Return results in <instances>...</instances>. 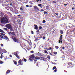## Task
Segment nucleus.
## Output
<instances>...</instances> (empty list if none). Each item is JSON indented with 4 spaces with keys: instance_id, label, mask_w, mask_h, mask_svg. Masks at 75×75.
<instances>
[{
    "instance_id": "39448f33",
    "label": "nucleus",
    "mask_w": 75,
    "mask_h": 75,
    "mask_svg": "<svg viewBox=\"0 0 75 75\" xmlns=\"http://www.w3.org/2000/svg\"><path fill=\"white\" fill-rule=\"evenodd\" d=\"M34 9L35 11H39V9H38V7H37V6H34Z\"/></svg>"
},
{
    "instance_id": "8fccbe9b",
    "label": "nucleus",
    "mask_w": 75,
    "mask_h": 75,
    "mask_svg": "<svg viewBox=\"0 0 75 75\" xmlns=\"http://www.w3.org/2000/svg\"><path fill=\"white\" fill-rule=\"evenodd\" d=\"M0 37H1V38H3V36H2L1 35H0Z\"/></svg>"
},
{
    "instance_id": "a19ab883",
    "label": "nucleus",
    "mask_w": 75,
    "mask_h": 75,
    "mask_svg": "<svg viewBox=\"0 0 75 75\" xmlns=\"http://www.w3.org/2000/svg\"><path fill=\"white\" fill-rule=\"evenodd\" d=\"M3 61H0V64H3Z\"/></svg>"
},
{
    "instance_id": "9d476101",
    "label": "nucleus",
    "mask_w": 75,
    "mask_h": 75,
    "mask_svg": "<svg viewBox=\"0 0 75 75\" xmlns=\"http://www.w3.org/2000/svg\"><path fill=\"white\" fill-rule=\"evenodd\" d=\"M72 64V63L69 62L68 63L67 65H69L70 67H71Z\"/></svg>"
},
{
    "instance_id": "6e6552de",
    "label": "nucleus",
    "mask_w": 75,
    "mask_h": 75,
    "mask_svg": "<svg viewBox=\"0 0 75 75\" xmlns=\"http://www.w3.org/2000/svg\"><path fill=\"white\" fill-rule=\"evenodd\" d=\"M34 26L35 27L34 28V29L35 30H38V27H37V25L35 24L34 25Z\"/></svg>"
},
{
    "instance_id": "f257e3e1",
    "label": "nucleus",
    "mask_w": 75,
    "mask_h": 75,
    "mask_svg": "<svg viewBox=\"0 0 75 75\" xmlns=\"http://www.w3.org/2000/svg\"><path fill=\"white\" fill-rule=\"evenodd\" d=\"M6 27L8 29H10V31H14V29L11 26V24H7L6 25Z\"/></svg>"
},
{
    "instance_id": "49530a36",
    "label": "nucleus",
    "mask_w": 75,
    "mask_h": 75,
    "mask_svg": "<svg viewBox=\"0 0 75 75\" xmlns=\"http://www.w3.org/2000/svg\"><path fill=\"white\" fill-rule=\"evenodd\" d=\"M49 53L50 54V55H51L52 56V54L51 53V52H49Z\"/></svg>"
},
{
    "instance_id": "79ce46f5",
    "label": "nucleus",
    "mask_w": 75,
    "mask_h": 75,
    "mask_svg": "<svg viewBox=\"0 0 75 75\" xmlns=\"http://www.w3.org/2000/svg\"><path fill=\"white\" fill-rule=\"evenodd\" d=\"M55 47L56 49H58V48H59V47L58 46H55Z\"/></svg>"
},
{
    "instance_id": "dca6fc26",
    "label": "nucleus",
    "mask_w": 75,
    "mask_h": 75,
    "mask_svg": "<svg viewBox=\"0 0 75 75\" xmlns=\"http://www.w3.org/2000/svg\"><path fill=\"white\" fill-rule=\"evenodd\" d=\"M8 38V37H7V36H5L4 37L3 39H6V40H7Z\"/></svg>"
},
{
    "instance_id": "f3484780",
    "label": "nucleus",
    "mask_w": 75,
    "mask_h": 75,
    "mask_svg": "<svg viewBox=\"0 0 75 75\" xmlns=\"http://www.w3.org/2000/svg\"><path fill=\"white\" fill-rule=\"evenodd\" d=\"M10 72V70H8L6 72V74H9V73Z\"/></svg>"
},
{
    "instance_id": "b1692460",
    "label": "nucleus",
    "mask_w": 75,
    "mask_h": 75,
    "mask_svg": "<svg viewBox=\"0 0 75 75\" xmlns=\"http://www.w3.org/2000/svg\"><path fill=\"white\" fill-rule=\"evenodd\" d=\"M46 7L47 10H50V7L48 6H46Z\"/></svg>"
},
{
    "instance_id": "680f3d73",
    "label": "nucleus",
    "mask_w": 75,
    "mask_h": 75,
    "mask_svg": "<svg viewBox=\"0 0 75 75\" xmlns=\"http://www.w3.org/2000/svg\"><path fill=\"white\" fill-rule=\"evenodd\" d=\"M67 5H68V4H64V6H67Z\"/></svg>"
},
{
    "instance_id": "393cba45",
    "label": "nucleus",
    "mask_w": 75,
    "mask_h": 75,
    "mask_svg": "<svg viewBox=\"0 0 75 75\" xmlns=\"http://www.w3.org/2000/svg\"><path fill=\"white\" fill-rule=\"evenodd\" d=\"M75 64L72 63V64H71V67H75Z\"/></svg>"
},
{
    "instance_id": "c756f323",
    "label": "nucleus",
    "mask_w": 75,
    "mask_h": 75,
    "mask_svg": "<svg viewBox=\"0 0 75 75\" xmlns=\"http://www.w3.org/2000/svg\"><path fill=\"white\" fill-rule=\"evenodd\" d=\"M0 34L1 35H3V36H4V35H5V34L2 33H0Z\"/></svg>"
},
{
    "instance_id": "20e7f679",
    "label": "nucleus",
    "mask_w": 75,
    "mask_h": 75,
    "mask_svg": "<svg viewBox=\"0 0 75 75\" xmlns=\"http://www.w3.org/2000/svg\"><path fill=\"white\" fill-rule=\"evenodd\" d=\"M12 39L13 40V41L15 42H18V39L16 38V37H14V38H13Z\"/></svg>"
},
{
    "instance_id": "7c9ffc66",
    "label": "nucleus",
    "mask_w": 75,
    "mask_h": 75,
    "mask_svg": "<svg viewBox=\"0 0 75 75\" xmlns=\"http://www.w3.org/2000/svg\"><path fill=\"white\" fill-rule=\"evenodd\" d=\"M56 0H54V1H53V3H54L55 4H56V3H57V2L55 1Z\"/></svg>"
},
{
    "instance_id": "5701e85b",
    "label": "nucleus",
    "mask_w": 75,
    "mask_h": 75,
    "mask_svg": "<svg viewBox=\"0 0 75 75\" xmlns=\"http://www.w3.org/2000/svg\"><path fill=\"white\" fill-rule=\"evenodd\" d=\"M60 34H63V33H64V32L62 30H60Z\"/></svg>"
},
{
    "instance_id": "a18cd8bd",
    "label": "nucleus",
    "mask_w": 75,
    "mask_h": 75,
    "mask_svg": "<svg viewBox=\"0 0 75 75\" xmlns=\"http://www.w3.org/2000/svg\"><path fill=\"white\" fill-rule=\"evenodd\" d=\"M54 54H55V55H56L57 54V52H54Z\"/></svg>"
},
{
    "instance_id": "1a4fd4ad",
    "label": "nucleus",
    "mask_w": 75,
    "mask_h": 75,
    "mask_svg": "<svg viewBox=\"0 0 75 75\" xmlns=\"http://www.w3.org/2000/svg\"><path fill=\"white\" fill-rule=\"evenodd\" d=\"M40 59L41 60H43V61H45V57H41Z\"/></svg>"
},
{
    "instance_id": "e433bc0d",
    "label": "nucleus",
    "mask_w": 75,
    "mask_h": 75,
    "mask_svg": "<svg viewBox=\"0 0 75 75\" xmlns=\"http://www.w3.org/2000/svg\"><path fill=\"white\" fill-rule=\"evenodd\" d=\"M39 30H41V29H42V27L41 26H39Z\"/></svg>"
},
{
    "instance_id": "de8ad7c7",
    "label": "nucleus",
    "mask_w": 75,
    "mask_h": 75,
    "mask_svg": "<svg viewBox=\"0 0 75 75\" xmlns=\"http://www.w3.org/2000/svg\"><path fill=\"white\" fill-rule=\"evenodd\" d=\"M24 62H26L27 61V59H24Z\"/></svg>"
},
{
    "instance_id": "37998d69",
    "label": "nucleus",
    "mask_w": 75,
    "mask_h": 75,
    "mask_svg": "<svg viewBox=\"0 0 75 75\" xmlns=\"http://www.w3.org/2000/svg\"><path fill=\"white\" fill-rule=\"evenodd\" d=\"M31 34H34V31H31Z\"/></svg>"
},
{
    "instance_id": "6e6d98bb",
    "label": "nucleus",
    "mask_w": 75,
    "mask_h": 75,
    "mask_svg": "<svg viewBox=\"0 0 75 75\" xmlns=\"http://www.w3.org/2000/svg\"><path fill=\"white\" fill-rule=\"evenodd\" d=\"M44 11V10L43 9H41L40 10V11Z\"/></svg>"
},
{
    "instance_id": "bf43d9fd",
    "label": "nucleus",
    "mask_w": 75,
    "mask_h": 75,
    "mask_svg": "<svg viewBox=\"0 0 75 75\" xmlns=\"http://www.w3.org/2000/svg\"><path fill=\"white\" fill-rule=\"evenodd\" d=\"M29 3H30V4H33V3H32L31 1H30Z\"/></svg>"
},
{
    "instance_id": "0e129e2a",
    "label": "nucleus",
    "mask_w": 75,
    "mask_h": 75,
    "mask_svg": "<svg viewBox=\"0 0 75 75\" xmlns=\"http://www.w3.org/2000/svg\"><path fill=\"white\" fill-rule=\"evenodd\" d=\"M52 34H53L54 33V32L53 31H52Z\"/></svg>"
},
{
    "instance_id": "4be33fe9",
    "label": "nucleus",
    "mask_w": 75,
    "mask_h": 75,
    "mask_svg": "<svg viewBox=\"0 0 75 75\" xmlns=\"http://www.w3.org/2000/svg\"><path fill=\"white\" fill-rule=\"evenodd\" d=\"M34 57H35V56H34V55L33 54H32L30 56V57L32 58H34Z\"/></svg>"
},
{
    "instance_id": "ddd939ff",
    "label": "nucleus",
    "mask_w": 75,
    "mask_h": 75,
    "mask_svg": "<svg viewBox=\"0 0 75 75\" xmlns=\"http://www.w3.org/2000/svg\"><path fill=\"white\" fill-rule=\"evenodd\" d=\"M29 59L31 61H33L34 60V59L30 57Z\"/></svg>"
},
{
    "instance_id": "864d4df0",
    "label": "nucleus",
    "mask_w": 75,
    "mask_h": 75,
    "mask_svg": "<svg viewBox=\"0 0 75 75\" xmlns=\"http://www.w3.org/2000/svg\"><path fill=\"white\" fill-rule=\"evenodd\" d=\"M6 40H7V41H10V40H9V39H8V38H7Z\"/></svg>"
},
{
    "instance_id": "c85d7f7f",
    "label": "nucleus",
    "mask_w": 75,
    "mask_h": 75,
    "mask_svg": "<svg viewBox=\"0 0 75 75\" xmlns=\"http://www.w3.org/2000/svg\"><path fill=\"white\" fill-rule=\"evenodd\" d=\"M62 40H59V44H62Z\"/></svg>"
},
{
    "instance_id": "a878e982",
    "label": "nucleus",
    "mask_w": 75,
    "mask_h": 75,
    "mask_svg": "<svg viewBox=\"0 0 75 75\" xmlns=\"http://www.w3.org/2000/svg\"><path fill=\"white\" fill-rule=\"evenodd\" d=\"M1 16H2V17H4V14L2 12H1Z\"/></svg>"
},
{
    "instance_id": "3c124183",
    "label": "nucleus",
    "mask_w": 75,
    "mask_h": 75,
    "mask_svg": "<svg viewBox=\"0 0 75 75\" xmlns=\"http://www.w3.org/2000/svg\"><path fill=\"white\" fill-rule=\"evenodd\" d=\"M4 30H7V28H4Z\"/></svg>"
},
{
    "instance_id": "9b49d317",
    "label": "nucleus",
    "mask_w": 75,
    "mask_h": 75,
    "mask_svg": "<svg viewBox=\"0 0 75 75\" xmlns=\"http://www.w3.org/2000/svg\"><path fill=\"white\" fill-rule=\"evenodd\" d=\"M59 40H60V41L62 40V35H61V36H60Z\"/></svg>"
},
{
    "instance_id": "13d9d810",
    "label": "nucleus",
    "mask_w": 75,
    "mask_h": 75,
    "mask_svg": "<svg viewBox=\"0 0 75 75\" xmlns=\"http://www.w3.org/2000/svg\"><path fill=\"white\" fill-rule=\"evenodd\" d=\"M30 52H31V53H33V52H34V51L32 50V51H30Z\"/></svg>"
},
{
    "instance_id": "09e8293b",
    "label": "nucleus",
    "mask_w": 75,
    "mask_h": 75,
    "mask_svg": "<svg viewBox=\"0 0 75 75\" xmlns=\"http://www.w3.org/2000/svg\"><path fill=\"white\" fill-rule=\"evenodd\" d=\"M39 31H40V30H38L36 31V33H39Z\"/></svg>"
},
{
    "instance_id": "aec40b11",
    "label": "nucleus",
    "mask_w": 75,
    "mask_h": 75,
    "mask_svg": "<svg viewBox=\"0 0 75 75\" xmlns=\"http://www.w3.org/2000/svg\"><path fill=\"white\" fill-rule=\"evenodd\" d=\"M35 59H40V58L38 57H35Z\"/></svg>"
},
{
    "instance_id": "ea45409f",
    "label": "nucleus",
    "mask_w": 75,
    "mask_h": 75,
    "mask_svg": "<svg viewBox=\"0 0 75 75\" xmlns=\"http://www.w3.org/2000/svg\"><path fill=\"white\" fill-rule=\"evenodd\" d=\"M46 23V21L45 20H44L42 22V23Z\"/></svg>"
},
{
    "instance_id": "338daca9",
    "label": "nucleus",
    "mask_w": 75,
    "mask_h": 75,
    "mask_svg": "<svg viewBox=\"0 0 75 75\" xmlns=\"http://www.w3.org/2000/svg\"><path fill=\"white\" fill-rule=\"evenodd\" d=\"M34 61H35V62H36V61H37V59H34Z\"/></svg>"
},
{
    "instance_id": "4d7b16f0",
    "label": "nucleus",
    "mask_w": 75,
    "mask_h": 75,
    "mask_svg": "<svg viewBox=\"0 0 75 75\" xmlns=\"http://www.w3.org/2000/svg\"><path fill=\"white\" fill-rule=\"evenodd\" d=\"M1 47H3V44H1Z\"/></svg>"
},
{
    "instance_id": "2f4dec72",
    "label": "nucleus",
    "mask_w": 75,
    "mask_h": 75,
    "mask_svg": "<svg viewBox=\"0 0 75 75\" xmlns=\"http://www.w3.org/2000/svg\"><path fill=\"white\" fill-rule=\"evenodd\" d=\"M13 62L14 64H15V65H17V62L16 61H14Z\"/></svg>"
},
{
    "instance_id": "603ef678",
    "label": "nucleus",
    "mask_w": 75,
    "mask_h": 75,
    "mask_svg": "<svg viewBox=\"0 0 75 75\" xmlns=\"http://www.w3.org/2000/svg\"><path fill=\"white\" fill-rule=\"evenodd\" d=\"M57 71V69H55L54 71L55 72H56Z\"/></svg>"
},
{
    "instance_id": "58836bf2",
    "label": "nucleus",
    "mask_w": 75,
    "mask_h": 75,
    "mask_svg": "<svg viewBox=\"0 0 75 75\" xmlns=\"http://www.w3.org/2000/svg\"><path fill=\"white\" fill-rule=\"evenodd\" d=\"M52 50V47H49L48 49V50Z\"/></svg>"
},
{
    "instance_id": "6ab92c4d",
    "label": "nucleus",
    "mask_w": 75,
    "mask_h": 75,
    "mask_svg": "<svg viewBox=\"0 0 75 75\" xmlns=\"http://www.w3.org/2000/svg\"><path fill=\"white\" fill-rule=\"evenodd\" d=\"M41 1V0H37L36 1L37 3H40Z\"/></svg>"
},
{
    "instance_id": "f03ea898",
    "label": "nucleus",
    "mask_w": 75,
    "mask_h": 75,
    "mask_svg": "<svg viewBox=\"0 0 75 75\" xmlns=\"http://www.w3.org/2000/svg\"><path fill=\"white\" fill-rule=\"evenodd\" d=\"M5 22H8V19L7 18H2V19L1 20V23L2 24H4V23H5Z\"/></svg>"
},
{
    "instance_id": "f8f14e48",
    "label": "nucleus",
    "mask_w": 75,
    "mask_h": 75,
    "mask_svg": "<svg viewBox=\"0 0 75 75\" xmlns=\"http://www.w3.org/2000/svg\"><path fill=\"white\" fill-rule=\"evenodd\" d=\"M11 35H13V36H16V34L15 33V32H12L11 33Z\"/></svg>"
},
{
    "instance_id": "0eeeda50",
    "label": "nucleus",
    "mask_w": 75,
    "mask_h": 75,
    "mask_svg": "<svg viewBox=\"0 0 75 75\" xmlns=\"http://www.w3.org/2000/svg\"><path fill=\"white\" fill-rule=\"evenodd\" d=\"M21 59H20L18 62V64H20V65H23V63L21 62Z\"/></svg>"
},
{
    "instance_id": "412c9836",
    "label": "nucleus",
    "mask_w": 75,
    "mask_h": 75,
    "mask_svg": "<svg viewBox=\"0 0 75 75\" xmlns=\"http://www.w3.org/2000/svg\"><path fill=\"white\" fill-rule=\"evenodd\" d=\"M47 58H48V59H49V60H50V59H51V57H50V56L49 55H48L47 56Z\"/></svg>"
},
{
    "instance_id": "a211bd4d",
    "label": "nucleus",
    "mask_w": 75,
    "mask_h": 75,
    "mask_svg": "<svg viewBox=\"0 0 75 75\" xmlns=\"http://www.w3.org/2000/svg\"><path fill=\"white\" fill-rule=\"evenodd\" d=\"M0 33H4V34H5V32L3 31V30H1V29H0Z\"/></svg>"
},
{
    "instance_id": "c03bdc74",
    "label": "nucleus",
    "mask_w": 75,
    "mask_h": 75,
    "mask_svg": "<svg viewBox=\"0 0 75 75\" xmlns=\"http://www.w3.org/2000/svg\"><path fill=\"white\" fill-rule=\"evenodd\" d=\"M44 14H47V12L45 11H44Z\"/></svg>"
},
{
    "instance_id": "774afa93",
    "label": "nucleus",
    "mask_w": 75,
    "mask_h": 75,
    "mask_svg": "<svg viewBox=\"0 0 75 75\" xmlns=\"http://www.w3.org/2000/svg\"><path fill=\"white\" fill-rule=\"evenodd\" d=\"M72 10H75V8H72Z\"/></svg>"
},
{
    "instance_id": "f704fd0d",
    "label": "nucleus",
    "mask_w": 75,
    "mask_h": 75,
    "mask_svg": "<svg viewBox=\"0 0 75 75\" xmlns=\"http://www.w3.org/2000/svg\"><path fill=\"white\" fill-rule=\"evenodd\" d=\"M45 52L46 53V54H48V52H47V50H45Z\"/></svg>"
},
{
    "instance_id": "5fc2aeb1",
    "label": "nucleus",
    "mask_w": 75,
    "mask_h": 75,
    "mask_svg": "<svg viewBox=\"0 0 75 75\" xmlns=\"http://www.w3.org/2000/svg\"><path fill=\"white\" fill-rule=\"evenodd\" d=\"M43 40H45V37H43Z\"/></svg>"
},
{
    "instance_id": "052dcab7",
    "label": "nucleus",
    "mask_w": 75,
    "mask_h": 75,
    "mask_svg": "<svg viewBox=\"0 0 75 75\" xmlns=\"http://www.w3.org/2000/svg\"><path fill=\"white\" fill-rule=\"evenodd\" d=\"M10 57H11V58H12L13 57V56H12V55H9Z\"/></svg>"
},
{
    "instance_id": "e2e57ef3",
    "label": "nucleus",
    "mask_w": 75,
    "mask_h": 75,
    "mask_svg": "<svg viewBox=\"0 0 75 75\" xmlns=\"http://www.w3.org/2000/svg\"><path fill=\"white\" fill-rule=\"evenodd\" d=\"M64 48H65V47H62V49L63 50H64Z\"/></svg>"
},
{
    "instance_id": "69168bd1",
    "label": "nucleus",
    "mask_w": 75,
    "mask_h": 75,
    "mask_svg": "<svg viewBox=\"0 0 75 75\" xmlns=\"http://www.w3.org/2000/svg\"><path fill=\"white\" fill-rule=\"evenodd\" d=\"M70 67V66H67L68 68H69V67Z\"/></svg>"
},
{
    "instance_id": "72a5a7b5",
    "label": "nucleus",
    "mask_w": 75,
    "mask_h": 75,
    "mask_svg": "<svg viewBox=\"0 0 75 75\" xmlns=\"http://www.w3.org/2000/svg\"><path fill=\"white\" fill-rule=\"evenodd\" d=\"M11 32L10 31L9 32H8V34H9V35H11Z\"/></svg>"
},
{
    "instance_id": "bb28decb",
    "label": "nucleus",
    "mask_w": 75,
    "mask_h": 75,
    "mask_svg": "<svg viewBox=\"0 0 75 75\" xmlns=\"http://www.w3.org/2000/svg\"><path fill=\"white\" fill-rule=\"evenodd\" d=\"M20 10H21V11L23 10V7L22 6L20 8Z\"/></svg>"
},
{
    "instance_id": "4c0bfd02",
    "label": "nucleus",
    "mask_w": 75,
    "mask_h": 75,
    "mask_svg": "<svg viewBox=\"0 0 75 75\" xmlns=\"http://www.w3.org/2000/svg\"><path fill=\"white\" fill-rule=\"evenodd\" d=\"M55 69H56V67L54 66L53 68V70H54Z\"/></svg>"
},
{
    "instance_id": "c9c22d12",
    "label": "nucleus",
    "mask_w": 75,
    "mask_h": 75,
    "mask_svg": "<svg viewBox=\"0 0 75 75\" xmlns=\"http://www.w3.org/2000/svg\"><path fill=\"white\" fill-rule=\"evenodd\" d=\"M36 65L37 66H38V65H39V64H38V62H37L36 63Z\"/></svg>"
},
{
    "instance_id": "2eb2a0df",
    "label": "nucleus",
    "mask_w": 75,
    "mask_h": 75,
    "mask_svg": "<svg viewBox=\"0 0 75 75\" xmlns=\"http://www.w3.org/2000/svg\"><path fill=\"white\" fill-rule=\"evenodd\" d=\"M3 54V53H2L1 54V55L0 57L1 59H2V58H3V57H4V56L2 55Z\"/></svg>"
},
{
    "instance_id": "cd10ccee",
    "label": "nucleus",
    "mask_w": 75,
    "mask_h": 75,
    "mask_svg": "<svg viewBox=\"0 0 75 75\" xmlns=\"http://www.w3.org/2000/svg\"><path fill=\"white\" fill-rule=\"evenodd\" d=\"M38 38H35V39L34 41L35 42L37 41H38Z\"/></svg>"
},
{
    "instance_id": "423d86ee",
    "label": "nucleus",
    "mask_w": 75,
    "mask_h": 75,
    "mask_svg": "<svg viewBox=\"0 0 75 75\" xmlns=\"http://www.w3.org/2000/svg\"><path fill=\"white\" fill-rule=\"evenodd\" d=\"M8 4H9V5L10 6H12V3H8V4H2L3 6H4V7H6V6H7V5H8Z\"/></svg>"
},
{
    "instance_id": "7ed1b4c3",
    "label": "nucleus",
    "mask_w": 75,
    "mask_h": 75,
    "mask_svg": "<svg viewBox=\"0 0 75 75\" xmlns=\"http://www.w3.org/2000/svg\"><path fill=\"white\" fill-rule=\"evenodd\" d=\"M20 53V52L18 51H17L16 52V53L15 54V52L14 53V54L15 56H16V58H17L18 59H20V56L18 55V54Z\"/></svg>"
},
{
    "instance_id": "473e14b6",
    "label": "nucleus",
    "mask_w": 75,
    "mask_h": 75,
    "mask_svg": "<svg viewBox=\"0 0 75 75\" xmlns=\"http://www.w3.org/2000/svg\"><path fill=\"white\" fill-rule=\"evenodd\" d=\"M38 6H39V7H41V6H42V5L41 4H40L38 5Z\"/></svg>"
},
{
    "instance_id": "4468645a",
    "label": "nucleus",
    "mask_w": 75,
    "mask_h": 75,
    "mask_svg": "<svg viewBox=\"0 0 75 75\" xmlns=\"http://www.w3.org/2000/svg\"><path fill=\"white\" fill-rule=\"evenodd\" d=\"M55 14L57 16L58 18H61V17L60 16H58L59 13H55Z\"/></svg>"
}]
</instances>
